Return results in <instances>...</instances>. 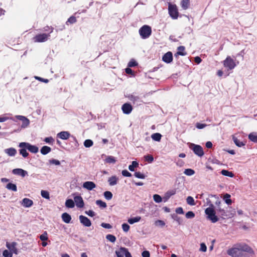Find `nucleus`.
I'll use <instances>...</instances> for the list:
<instances>
[{"label": "nucleus", "mask_w": 257, "mask_h": 257, "mask_svg": "<svg viewBox=\"0 0 257 257\" xmlns=\"http://www.w3.org/2000/svg\"><path fill=\"white\" fill-rule=\"evenodd\" d=\"M207 204L209 205V207L205 210V213L207 215V218L210 220L212 223H215L219 220V218L216 215L215 207L211 203V201L207 199Z\"/></svg>", "instance_id": "nucleus-1"}, {"label": "nucleus", "mask_w": 257, "mask_h": 257, "mask_svg": "<svg viewBox=\"0 0 257 257\" xmlns=\"http://www.w3.org/2000/svg\"><path fill=\"white\" fill-rule=\"evenodd\" d=\"M215 204L217 206L216 210L219 213H220V215L222 218H231L235 214V211L234 209L232 210L231 211H229L227 210L225 211L223 209H222L220 206L221 204V202L220 201H217L215 202Z\"/></svg>", "instance_id": "nucleus-2"}, {"label": "nucleus", "mask_w": 257, "mask_h": 257, "mask_svg": "<svg viewBox=\"0 0 257 257\" xmlns=\"http://www.w3.org/2000/svg\"><path fill=\"white\" fill-rule=\"evenodd\" d=\"M139 34L143 39L149 38L152 34L151 27L148 25H144L140 29Z\"/></svg>", "instance_id": "nucleus-3"}, {"label": "nucleus", "mask_w": 257, "mask_h": 257, "mask_svg": "<svg viewBox=\"0 0 257 257\" xmlns=\"http://www.w3.org/2000/svg\"><path fill=\"white\" fill-rule=\"evenodd\" d=\"M50 37V33L38 34L33 37V39L34 42L42 43L47 41Z\"/></svg>", "instance_id": "nucleus-4"}, {"label": "nucleus", "mask_w": 257, "mask_h": 257, "mask_svg": "<svg viewBox=\"0 0 257 257\" xmlns=\"http://www.w3.org/2000/svg\"><path fill=\"white\" fill-rule=\"evenodd\" d=\"M169 14L170 17L173 19H176L178 17L179 13L178 9L175 5L169 4L168 7Z\"/></svg>", "instance_id": "nucleus-5"}, {"label": "nucleus", "mask_w": 257, "mask_h": 257, "mask_svg": "<svg viewBox=\"0 0 257 257\" xmlns=\"http://www.w3.org/2000/svg\"><path fill=\"white\" fill-rule=\"evenodd\" d=\"M223 65L227 68L228 70H231L235 68L236 64L234 60L230 56H227L223 61Z\"/></svg>", "instance_id": "nucleus-6"}, {"label": "nucleus", "mask_w": 257, "mask_h": 257, "mask_svg": "<svg viewBox=\"0 0 257 257\" xmlns=\"http://www.w3.org/2000/svg\"><path fill=\"white\" fill-rule=\"evenodd\" d=\"M20 145L21 147L27 148V150L32 153H37L39 151L38 147L36 146L32 145L29 143L22 142L20 143Z\"/></svg>", "instance_id": "nucleus-7"}, {"label": "nucleus", "mask_w": 257, "mask_h": 257, "mask_svg": "<svg viewBox=\"0 0 257 257\" xmlns=\"http://www.w3.org/2000/svg\"><path fill=\"white\" fill-rule=\"evenodd\" d=\"M122 112L124 114H130L133 110V107L130 103H125L121 106Z\"/></svg>", "instance_id": "nucleus-8"}, {"label": "nucleus", "mask_w": 257, "mask_h": 257, "mask_svg": "<svg viewBox=\"0 0 257 257\" xmlns=\"http://www.w3.org/2000/svg\"><path fill=\"white\" fill-rule=\"evenodd\" d=\"M79 220L81 222L84 226L86 227H89L91 225V221L89 218L87 217L84 216L83 215L79 216Z\"/></svg>", "instance_id": "nucleus-9"}, {"label": "nucleus", "mask_w": 257, "mask_h": 257, "mask_svg": "<svg viewBox=\"0 0 257 257\" xmlns=\"http://www.w3.org/2000/svg\"><path fill=\"white\" fill-rule=\"evenodd\" d=\"M194 153L200 157L204 154L203 148L200 146L195 144H194Z\"/></svg>", "instance_id": "nucleus-10"}, {"label": "nucleus", "mask_w": 257, "mask_h": 257, "mask_svg": "<svg viewBox=\"0 0 257 257\" xmlns=\"http://www.w3.org/2000/svg\"><path fill=\"white\" fill-rule=\"evenodd\" d=\"M162 60L165 63H171L173 61V55L172 52H168L165 54L162 57Z\"/></svg>", "instance_id": "nucleus-11"}, {"label": "nucleus", "mask_w": 257, "mask_h": 257, "mask_svg": "<svg viewBox=\"0 0 257 257\" xmlns=\"http://www.w3.org/2000/svg\"><path fill=\"white\" fill-rule=\"evenodd\" d=\"M17 243L16 242H13L12 243H9L7 242L6 243V246L12 252L17 254L18 253V250L16 248Z\"/></svg>", "instance_id": "nucleus-12"}, {"label": "nucleus", "mask_w": 257, "mask_h": 257, "mask_svg": "<svg viewBox=\"0 0 257 257\" xmlns=\"http://www.w3.org/2000/svg\"><path fill=\"white\" fill-rule=\"evenodd\" d=\"M17 117L18 119H19V120H20L22 121V127H26L29 125L30 121H29V119H28L25 116H22V115H18V116H17Z\"/></svg>", "instance_id": "nucleus-13"}, {"label": "nucleus", "mask_w": 257, "mask_h": 257, "mask_svg": "<svg viewBox=\"0 0 257 257\" xmlns=\"http://www.w3.org/2000/svg\"><path fill=\"white\" fill-rule=\"evenodd\" d=\"M74 199L77 207L82 208L84 206V201L81 196H75L74 197Z\"/></svg>", "instance_id": "nucleus-14"}, {"label": "nucleus", "mask_w": 257, "mask_h": 257, "mask_svg": "<svg viewBox=\"0 0 257 257\" xmlns=\"http://www.w3.org/2000/svg\"><path fill=\"white\" fill-rule=\"evenodd\" d=\"M83 187L88 190H92L96 187V185L93 182L86 181L83 183Z\"/></svg>", "instance_id": "nucleus-15"}, {"label": "nucleus", "mask_w": 257, "mask_h": 257, "mask_svg": "<svg viewBox=\"0 0 257 257\" xmlns=\"http://www.w3.org/2000/svg\"><path fill=\"white\" fill-rule=\"evenodd\" d=\"M57 137L62 140H67L70 137V134L68 132L63 131L58 133Z\"/></svg>", "instance_id": "nucleus-16"}, {"label": "nucleus", "mask_w": 257, "mask_h": 257, "mask_svg": "<svg viewBox=\"0 0 257 257\" xmlns=\"http://www.w3.org/2000/svg\"><path fill=\"white\" fill-rule=\"evenodd\" d=\"M22 205L25 207H30L33 204V201L27 198H25L22 200Z\"/></svg>", "instance_id": "nucleus-17"}, {"label": "nucleus", "mask_w": 257, "mask_h": 257, "mask_svg": "<svg viewBox=\"0 0 257 257\" xmlns=\"http://www.w3.org/2000/svg\"><path fill=\"white\" fill-rule=\"evenodd\" d=\"M12 172L14 174L25 177L27 174V172L22 169H15L13 170Z\"/></svg>", "instance_id": "nucleus-18"}, {"label": "nucleus", "mask_w": 257, "mask_h": 257, "mask_svg": "<svg viewBox=\"0 0 257 257\" xmlns=\"http://www.w3.org/2000/svg\"><path fill=\"white\" fill-rule=\"evenodd\" d=\"M19 147L21 148L19 150L20 154L24 158H26L28 156L29 153L27 152V148L21 147L20 143L19 145Z\"/></svg>", "instance_id": "nucleus-19"}, {"label": "nucleus", "mask_w": 257, "mask_h": 257, "mask_svg": "<svg viewBox=\"0 0 257 257\" xmlns=\"http://www.w3.org/2000/svg\"><path fill=\"white\" fill-rule=\"evenodd\" d=\"M127 248L125 247H120L118 250L116 251V254L117 257H124L126 253Z\"/></svg>", "instance_id": "nucleus-20"}, {"label": "nucleus", "mask_w": 257, "mask_h": 257, "mask_svg": "<svg viewBox=\"0 0 257 257\" xmlns=\"http://www.w3.org/2000/svg\"><path fill=\"white\" fill-rule=\"evenodd\" d=\"M61 217H62V220L66 223H70V222L71 220V217L70 215H69L68 213H67L66 212L63 213L62 214Z\"/></svg>", "instance_id": "nucleus-21"}, {"label": "nucleus", "mask_w": 257, "mask_h": 257, "mask_svg": "<svg viewBox=\"0 0 257 257\" xmlns=\"http://www.w3.org/2000/svg\"><path fill=\"white\" fill-rule=\"evenodd\" d=\"M5 152L9 156H14L17 153V151L14 148H10L5 149Z\"/></svg>", "instance_id": "nucleus-22"}, {"label": "nucleus", "mask_w": 257, "mask_h": 257, "mask_svg": "<svg viewBox=\"0 0 257 257\" xmlns=\"http://www.w3.org/2000/svg\"><path fill=\"white\" fill-rule=\"evenodd\" d=\"M118 178L115 176H112L109 177L108 180L109 185L113 186L117 184Z\"/></svg>", "instance_id": "nucleus-23"}, {"label": "nucleus", "mask_w": 257, "mask_h": 257, "mask_svg": "<svg viewBox=\"0 0 257 257\" xmlns=\"http://www.w3.org/2000/svg\"><path fill=\"white\" fill-rule=\"evenodd\" d=\"M175 194V191L174 190H171L167 192L163 198L164 202L167 201L171 196L174 195Z\"/></svg>", "instance_id": "nucleus-24"}, {"label": "nucleus", "mask_w": 257, "mask_h": 257, "mask_svg": "<svg viewBox=\"0 0 257 257\" xmlns=\"http://www.w3.org/2000/svg\"><path fill=\"white\" fill-rule=\"evenodd\" d=\"M51 151V148L48 146H44L42 147L40 150L41 153L45 155Z\"/></svg>", "instance_id": "nucleus-25"}, {"label": "nucleus", "mask_w": 257, "mask_h": 257, "mask_svg": "<svg viewBox=\"0 0 257 257\" xmlns=\"http://www.w3.org/2000/svg\"><path fill=\"white\" fill-rule=\"evenodd\" d=\"M238 249L237 248H232L227 250V254L233 257L236 256Z\"/></svg>", "instance_id": "nucleus-26"}, {"label": "nucleus", "mask_w": 257, "mask_h": 257, "mask_svg": "<svg viewBox=\"0 0 257 257\" xmlns=\"http://www.w3.org/2000/svg\"><path fill=\"white\" fill-rule=\"evenodd\" d=\"M6 188L8 190H12L15 192L17 191V187L16 185L12 183H8L6 186Z\"/></svg>", "instance_id": "nucleus-27"}, {"label": "nucleus", "mask_w": 257, "mask_h": 257, "mask_svg": "<svg viewBox=\"0 0 257 257\" xmlns=\"http://www.w3.org/2000/svg\"><path fill=\"white\" fill-rule=\"evenodd\" d=\"M141 219V216H137L136 217L129 218L127 220V221L130 224H133L136 222H138L140 221Z\"/></svg>", "instance_id": "nucleus-28"}, {"label": "nucleus", "mask_w": 257, "mask_h": 257, "mask_svg": "<svg viewBox=\"0 0 257 257\" xmlns=\"http://www.w3.org/2000/svg\"><path fill=\"white\" fill-rule=\"evenodd\" d=\"M221 174L225 176H228L229 177H234V174L232 172L228 171L226 170H222L221 171Z\"/></svg>", "instance_id": "nucleus-29"}, {"label": "nucleus", "mask_w": 257, "mask_h": 257, "mask_svg": "<svg viewBox=\"0 0 257 257\" xmlns=\"http://www.w3.org/2000/svg\"><path fill=\"white\" fill-rule=\"evenodd\" d=\"M151 138L153 140L159 142L161 139L162 135L160 133H154L152 135Z\"/></svg>", "instance_id": "nucleus-30"}, {"label": "nucleus", "mask_w": 257, "mask_h": 257, "mask_svg": "<svg viewBox=\"0 0 257 257\" xmlns=\"http://www.w3.org/2000/svg\"><path fill=\"white\" fill-rule=\"evenodd\" d=\"M65 205L68 208H73L75 206L74 202L71 199L66 200Z\"/></svg>", "instance_id": "nucleus-31"}, {"label": "nucleus", "mask_w": 257, "mask_h": 257, "mask_svg": "<svg viewBox=\"0 0 257 257\" xmlns=\"http://www.w3.org/2000/svg\"><path fill=\"white\" fill-rule=\"evenodd\" d=\"M189 5H190L189 0H182L181 1V6L183 9L186 10L188 8Z\"/></svg>", "instance_id": "nucleus-32"}, {"label": "nucleus", "mask_w": 257, "mask_h": 257, "mask_svg": "<svg viewBox=\"0 0 257 257\" xmlns=\"http://www.w3.org/2000/svg\"><path fill=\"white\" fill-rule=\"evenodd\" d=\"M76 18L75 17L72 16H71L66 21V24L69 25V24H73L76 22Z\"/></svg>", "instance_id": "nucleus-33"}, {"label": "nucleus", "mask_w": 257, "mask_h": 257, "mask_svg": "<svg viewBox=\"0 0 257 257\" xmlns=\"http://www.w3.org/2000/svg\"><path fill=\"white\" fill-rule=\"evenodd\" d=\"M248 139L254 143H257V135L255 133H252L248 135Z\"/></svg>", "instance_id": "nucleus-34"}, {"label": "nucleus", "mask_w": 257, "mask_h": 257, "mask_svg": "<svg viewBox=\"0 0 257 257\" xmlns=\"http://www.w3.org/2000/svg\"><path fill=\"white\" fill-rule=\"evenodd\" d=\"M241 250L249 253H253V252L252 248L247 245L242 246L241 247Z\"/></svg>", "instance_id": "nucleus-35"}, {"label": "nucleus", "mask_w": 257, "mask_h": 257, "mask_svg": "<svg viewBox=\"0 0 257 257\" xmlns=\"http://www.w3.org/2000/svg\"><path fill=\"white\" fill-rule=\"evenodd\" d=\"M233 141L234 144L239 147H241L244 146V144L242 142L240 141L235 137L233 138Z\"/></svg>", "instance_id": "nucleus-36"}, {"label": "nucleus", "mask_w": 257, "mask_h": 257, "mask_svg": "<svg viewBox=\"0 0 257 257\" xmlns=\"http://www.w3.org/2000/svg\"><path fill=\"white\" fill-rule=\"evenodd\" d=\"M138 166H139V164H138V163L137 162H136V161H133L132 163V165H130L128 166V169L131 171H135V168L137 167Z\"/></svg>", "instance_id": "nucleus-37"}, {"label": "nucleus", "mask_w": 257, "mask_h": 257, "mask_svg": "<svg viewBox=\"0 0 257 257\" xmlns=\"http://www.w3.org/2000/svg\"><path fill=\"white\" fill-rule=\"evenodd\" d=\"M105 161L106 163H112V164H114L116 162V160L115 159V158L113 156H108L107 157L106 159H105Z\"/></svg>", "instance_id": "nucleus-38"}, {"label": "nucleus", "mask_w": 257, "mask_h": 257, "mask_svg": "<svg viewBox=\"0 0 257 257\" xmlns=\"http://www.w3.org/2000/svg\"><path fill=\"white\" fill-rule=\"evenodd\" d=\"M96 204L101 208H106L107 206L106 203L101 200H97L96 201Z\"/></svg>", "instance_id": "nucleus-39"}, {"label": "nucleus", "mask_w": 257, "mask_h": 257, "mask_svg": "<svg viewBox=\"0 0 257 257\" xmlns=\"http://www.w3.org/2000/svg\"><path fill=\"white\" fill-rule=\"evenodd\" d=\"M93 145V141L89 139L86 140L84 142V146L86 148H89V147L92 146Z\"/></svg>", "instance_id": "nucleus-40"}, {"label": "nucleus", "mask_w": 257, "mask_h": 257, "mask_svg": "<svg viewBox=\"0 0 257 257\" xmlns=\"http://www.w3.org/2000/svg\"><path fill=\"white\" fill-rule=\"evenodd\" d=\"M145 160L149 163H151L154 161V157L151 155H147L144 156Z\"/></svg>", "instance_id": "nucleus-41"}, {"label": "nucleus", "mask_w": 257, "mask_h": 257, "mask_svg": "<svg viewBox=\"0 0 257 257\" xmlns=\"http://www.w3.org/2000/svg\"><path fill=\"white\" fill-rule=\"evenodd\" d=\"M112 194L111 192L107 191L104 192V196L105 198L108 200H109L112 199Z\"/></svg>", "instance_id": "nucleus-42"}, {"label": "nucleus", "mask_w": 257, "mask_h": 257, "mask_svg": "<svg viewBox=\"0 0 257 257\" xmlns=\"http://www.w3.org/2000/svg\"><path fill=\"white\" fill-rule=\"evenodd\" d=\"M41 194L43 198L47 199H50L49 193L48 191L45 190H42L41 192Z\"/></svg>", "instance_id": "nucleus-43"}, {"label": "nucleus", "mask_w": 257, "mask_h": 257, "mask_svg": "<svg viewBox=\"0 0 257 257\" xmlns=\"http://www.w3.org/2000/svg\"><path fill=\"white\" fill-rule=\"evenodd\" d=\"M153 199H154V200L156 203H160L162 201V197L159 195H158V194H155V195H153Z\"/></svg>", "instance_id": "nucleus-44"}, {"label": "nucleus", "mask_w": 257, "mask_h": 257, "mask_svg": "<svg viewBox=\"0 0 257 257\" xmlns=\"http://www.w3.org/2000/svg\"><path fill=\"white\" fill-rule=\"evenodd\" d=\"M106 238L107 240L111 242H114L116 240V237L115 236L112 234H107L106 236Z\"/></svg>", "instance_id": "nucleus-45"}, {"label": "nucleus", "mask_w": 257, "mask_h": 257, "mask_svg": "<svg viewBox=\"0 0 257 257\" xmlns=\"http://www.w3.org/2000/svg\"><path fill=\"white\" fill-rule=\"evenodd\" d=\"M3 255L4 257H12L13 253L12 252L6 249L3 251Z\"/></svg>", "instance_id": "nucleus-46"}, {"label": "nucleus", "mask_w": 257, "mask_h": 257, "mask_svg": "<svg viewBox=\"0 0 257 257\" xmlns=\"http://www.w3.org/2000/svg\"><path fill=\"white\" fill-rule=\"evenodd\" d=\"M48 234L46 231H45L40 236V239L42 241H46L48 239Z\"/></svg>", "instance_id": "nucleus-47"}, {"label": "nucleus", "mask_w": 257, "mask_h": 257, "mask_svg": "<svg viewBox=\"0 0 257 257\" xmlns=\"http://www.w3.org/2000/svg\"><path fill=\"white\" fill-rule=\"evenodd\" d=\"M134 175L136 177L140 179H144L145 178V175L140 172H135Z\"/></svg>", "instance_id": "nucleus-48"}, {"label": "nucleus", "mask_w": 257, "mask_h": 257, "mask_svg": "<svg viewBox=\"0 0 257 257\" xmlns=\"http://www.w3.org/2000/svg\"><path fill=\"white\" fill-rule=\"evenodd\" d=\"M122 228L123 231L127 232L130 228V226L127 223H123L122 224Z\"/></svg>", "instance_id": "nucleus-49"}, {"label": "nucleus", "mask_w": 257, "mask_h": 257, "mask_svg": "<svg viewBox=\"0 0 257 257\" xmlns=\"http://www.w3.org/2000/svg\"><path fill=\"white\" fill-rule=\"evenodd\" d=\"M44 141L50 144H52L54 142V139L52 137H47L44 139Z\"/></svg>", "instance_id": "nucleus-50"}, {"label": "nucleus", "mask_w": 257, "mask_h": 257, "mask_svg": "<svg viewBox=\"0 0 257 257\" xmlns=\"http://www.w3.org/2000/svg\"><path fill=\"white\" fill-rule=\"evenodd\" d=\"M138 65V63L134 60H131L128 63V66L130 67H135Z\"/></svg>", "instance_id": "nucleus-51"}, {"label": "nucleus", "mask_w": 257, "mask_h": 257, "mask_svg": "<svg viewBox=\"0 0 257 257\" xmlns=\"http://www.w3.org/2000/svg\"><path fill=\"white\" fill-rule=\"evenodd\" d=\"M49 162L50 164H54L55 165H59L60 164V162L59 160L53 159L49 160Z\"/></svg>", "instance_id": "nucleus-52"}, {"label": "nucleus", "mask_w": 257, "mask_h": 257, "mask_svg": "<svg viewBox=\"0 0 257 257\" xmlns=\"http://www.w3.org/2000/svg\"><path fill=\"white\" fill-rule=\"evenodd\" d=\"M34 78L36 79V80H38L41 82H44V83H48L49 82V80L47 79H44V78H43L42 77H39V76H35Z\"/></svg>", "instance_id": "nucleus-53"}, {"label": "nucleus", "mask_w": 257, "mask_h": 257, "mask_svg": "<svg viewBox=\"0 0 257 257\" xmlns=\"http://www.w3.org/2000/svg\"><path fill=\"white\" fill-rule=\"evenodd\" d=\"M207 126L206 124L200 123L199 122L196 123V127L198 129H202Z\"/></svg>", "instance_id": "nucleus-54"}, {"label": "nucleus", "mask_w": 257, "mask_h": 257, "mask_svg": "<svg viewBox=\"0 0 257 257\" xmlns=\"http://www.w3.org/2000/svg\"><path fill=\"white\" fill-rule=\"evenodd\" d=\"M122 175L124 176V177H131L132 176V174L131 173H130L127 170H122Z\"/></svg>", "instance_id": "nucleus-55"}, {"label": "nucleus", "mask_w": 257, "mask_h": 257, "mask_svg": "<svg viewBox=\"0 0 257 257\" xmlns=\"http://www.w3.org/2000/svg\"><path fill=\"white\" fill-rule=\"evenodd\" d=\"M207 250V247L204 243H201L199 250L202 252H205Z\"/></svg>", "instance_id": "nucleus-56"}, {"label": "nucleus", "mask_w": 257, "mask_h": 257, "mask_svg": "<svg viewBox=\"0 0 257 257\" xmlns=\"http://www.w3.org/2000/svg\"><path fill=\"white\" fill-rule=\"evenodd\" d=\"M129 98H130V99L131 101H133L134 102H135V101H136L139 99V96H135L133 95H131V96H130Z\"/></svg>", "instance_id": "nucleus-57"}, {"label": "nucleus", "mask_w": 257, "mask_h": 257, "mask_svg": "<svg viewBox=\"0 0 257 257\" xmlns=\"http://www.w3.org/2000/svg\"><path fill=\"white\" fill-rule=\"evenodd\" d=\"M101 226L104 228H107V229H110L112 228V226L109 224V223H102L101 224Z\"/></svg>", "instance_id": "nucleus-58"}, {"label": "nucleus", "mask_w": 257, "mask_h": 257, "mask_svg": "<svg viewBox=\"0 0 257 257\" xmlns=\"http://www.w3.org/2000/svg\"><path fill=\"white\" fill-rule=\"evenodd\" d=\"M85 214H86L87 215H88V216H91V217H93L95 215V212L91 210H89L88 211H86L85 212Z\"/></svg>", "instance_id": "nucleus-59"}, {"label": "nucleus", "mask_w": 257, "mask_h": 257, "mask_svg": "<svg viewBox=\"0 0 257 257\" xmlns=\"http://www.w3.org/2000/svg\"><path fill=\"white\" fill-rule=\"evenodd\" d=\"M172 218L176 221H177L179 224L181 222V218L178 217L176 214H173L172 215Z\"/></svg>", "instance_id": "nucleus-60"}, {"label": "nucleus", "mask_w": 257, "mask_h": 257, "mask_svg": "<svg viewBox=\"0 0 257 257\" xmlns=\"http://www.w3.org/2000/svg\"><path fill=\"white\" fill-rule=\"evenodd\" d=\"M155 224L158 226H164L165 225V223L164 221L158 220L155 222Z\"/></svg>", "instance_id": "nucleus-61"}, {"label": "nucleus", "mask_w": 257, "mask_h": 257, "mask_svg": "<svg viewBox=\"0 0 257 257\" xmlns=\"http://www.w3.org/2000/svg\"><path fill=\"white\" fill-rule=\"evenodd\" d=\"M184 173L187 175L191 176L193 175V170L191 169H186L184 171Z\"/></svg>", "instance_id": "nucleus-62"}, {"label": "nucleus", "mask_w": 257, "mask_h": 257, "mask_svg": "<svg viewBox=\"0 0 257 257\" xmlns=\"http://www.w3.org/2000/svg\"><path fill=\"white\" fill-rule=\"evenodd\" d=\"M175 211H176V213H177V214H184V211H183V208L181 207L177 208L176 209Z\"/></svg>", "instance_id": "nucleus-63"}, {"label": "nucleus", "mask_w": 257, "mask_h": 257, "mask_svg": "<svg viewBox=\"0 0 257 257\" xmlns=\"http://www.w3.org/2000/svg\"><path fill=\"white\" fill-rule=\"evenodd\" d=\"M143 257H150V254L149 251L145 250L142 253Z\"/></svg>", "instance_id": "nucleus-64"}]
</instances>
